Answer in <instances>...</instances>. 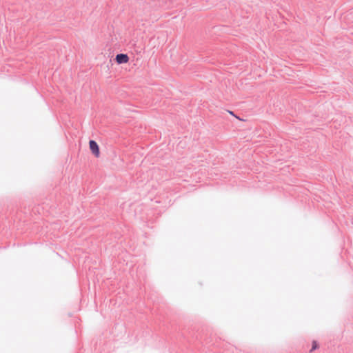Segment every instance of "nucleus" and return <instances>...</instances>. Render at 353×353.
<instances>
[{"label": "nucleus", "mask_w": 353, "mask_h": 353, "mask_svg": "<svg viewBox=\"0 0 353 353\" xmlns=\"http://www.w3.org/2000/svg\"><path fill=\"white\" fill-rule=\"evenodd\" d=\"M118 64L127 63L129 61V57L126 54H119L115 57Z\"/></svg>", "instance_id": "nucleus-2"}, {"label": "nucleus", "mask_w": 353, "mask_h": 353, "mask_svg": "<svg viewBox=\"0 0 353 353\" xmlns=\"http://www.w3.org/2000/svg\"><path fill=\"white\" fill-rule=\"evenodd\" d=\"M89 147H90V150H91L92 153L97 158L99 157L100 150H99V147L97 143L94 140H90L89 141Z\"/></svg>", "instance_id": "nucleus-1"}, {"label": "nucleus", "mask_w": 353, "mask_h": 353, "mask_svg": "<svg viewBox=\"0 0 353 353\" xmlns=\"http://www.w3.org/2000/svg\"><path fill=\"white\" fill-rule=\"evenodd\" d=\"M317 347H318L317 343L316 341H313V343H312V348L311 351H313V350H316Z\"/></svg>", "instance_id": "nucleus-3"}]
</instances>
